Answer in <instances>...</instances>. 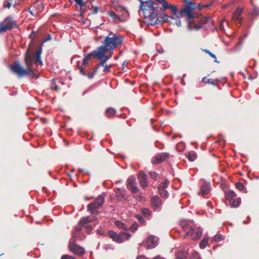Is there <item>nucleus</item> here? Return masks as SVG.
<instances>
[{
	"instance_id": "1",
	"label": "nucleus",
	"mask_w": 259,
	"mask_h": 259,
	"mask_svg": "<svg viewBox=\"0 0 259 259\" xmlns=\"http://www.w3.org/2000/svg\"><path fill=\"white\" fill-rule=\"evenodd\" d=\"M41 53V49L37 50L34 55L27 50L25 55V62L26 68H24L18 61L14 62L12 65L9 66V68L18 78H22L24 76L27 75H30L32 77H34L35 75L33 71V66L34 64H42L40 59Z\"/></svg>"
},
{
	"instance_id": "2",
	"label": "nucleus",
	"mask_w": 259,
	"mask_h": 259,
	"mask_svg": "<svg viewBox=\"0 0 259 259\" xmlns=\"http://www.w3.org/2000/svg\"><path fill=\"white\" fill-rule=\"evenodd\" d=\"M100 38H103V41L102 45L96 50L98 53V56L101 58L104 57V54H106L107 52L113 53V50L119 45H121L123 40V37L122 36L113 34L112 32H110L109 36H100Z\"/></svg>"
},
{
	"instance_id": "3",
	"label": "nucleus",
	"mask_w": 259,
	"mask_h": 259,
	"mask_svg": "<svg viewBox=\"0 0 259 259\" xmlns=\"http://www.w3.org/2000/svg\"><path fill=\"white\" fill-rule=\"evenodd\" d=\"M108 236L114 242L118 243L123 242L124 240H128L131 237L130 233L124 232H120L119 234L113 231H109L108 232Z\"/></svg>"
},
{
	"instance_id": "4",
	"label": "nucleus",
	"mask_w": 259,
	"mask_h": 259,
	"mask_svg": "<svg viewBox=\"0 0 259 259\" xmlns=\"http://www.w3.org/2000/svg\"><path fill=\"white\" fill-rule=\"evenodd\" d=\"M105 201V199L101 196H99L95 199L94 202L90 203L87 205V209L90 213L94 215L99 213V211L96 209L102 206Z\"/></svg>"
},
{
	"instance_id": "5",
	"label": "nucleus",
	"mask_w": 259,
	"mask_h": 259,
	"mask_svg": "<svg viewBox=\"0 0 259 259\" xmlns=\"http://www.w3.org/2000/svg\"><path fill=\"white\" fill-rule=\"evenodd\" d=\"M17 25L13 17L9 16L0 23V33L17 27Z\"/></svg>"
},
{
	"instance_id": "6",
	"label": "nucleus",
	"mask_w": 259,
	"mask_h": 259,
	"mask_svg": "<svg viewBox=\"0 0 259 259\" xmlns=\"http://www.w3.org/2000/svg\"><path fill=\"white\" fill-rule=\"evenodd\" d=\"M98 53L96 50L90 52L88 54H87L83 59L82 63L81 65H79V62H77V66L78 69H79V72L83 75H85V73L84 71V67L83 66H85L88 64V61L91 59L92 57L96 58L98 59H101L102 58L98 56Z\"/></svg>"
},
{
	"instance_id": "7",
	"label": "nucleus",
	"mask_w": 259,
	"mask_h": 259,
	"mask_svg": "<svg viewBox=\"0 0 259 259\" xmlns=\"http://www.w3.org/2000/svg\"><path fill=\"white\" fill-rule=\"evenodd\" d=\"M157 8L153 10V11L147 14V16H144L145 18L147 20L148 23L151 25H154L157 24L161 23L160 20L159 19L158 11Z\"/></svg>"
},
{
	"instance_id": "8",
	"label": "nucleus",
	"mask_w": 259,
	"mask_h": 259,
	"mask_svg": "<svg viewBox=\"0 0 259 259\" xmlns=\"http://www.w3.org/2000/svg\"><path fill=\"white\" fill-rule=\"evenodd\" d=\"M70 251L79 256H82L85 253L84 248L75 243V239H71L68 245Z\"/></svg>"
},
{
	"instance_id": "9",
	"label": "nucleus",
	"mask_w": 259,
	"mask_h": 259,
	"mask_svg": "<svg viewBox=\"0 0 259 259\" xmlns=\"http://www.w3.org/2000/svg\"><path fill=\"white\" fill-rule=\"evenodd\" d=\"M187 236H190L193 240H197L202 235V230L198 227H190L185 232Z\"/></svg>"
},
{
	"instance_id": "10",
	"label": "nucleus",
	"mask_w": 259,
	"mask_h": 259,
	"mask_svg": "<svg viewBox=\"0 0 259 259\" xmlns=\"http://www.w3.org/2000/svg\"><path fill=\"white\" fill-rule=\"evenodd\" d=\"M154 5V2L151 1H141L140 8L142 10L144 16H147V14L153 10L157 8Z\"/></svg>"
},
{
	"instance_id": "11",
	"label": "nucleus",
	"mask_w": 259,
	"mask_h": 259,
	"mask_svg": "<svg viewBox=\"0 0 259 259\" xmlns=\"http://www.w3.org/2000/svg\"><path fill=\"white\" fill-rule=\"evenodd\" d=\"M126 188L133 193H137L139 191V189L137 187V183L136 178L134 176L130 177L126 182Z\"/></svg>"
},
{
	"instance_id": "12",
	"label": "nucleus",
	"mask_w": 259,
	"mask_h": 259,
	"mask_svg": "<svg viewBox=\"0 0 259 259\" xmlns=\"http://www.w3.org/2000/svg\"><path fill=\"white\" fill-rule=\"evenodd\" d=\"M169 157L170 154L169 153H160L152 158L151 162L154 165L159 164L166 160Z\"/></svg>"
},
{
	"instance_id": "13",
	"label": "nucleus",
	"mask_w": 259,
	"mask_h": 259,
	"mask_svg": "<svg viewBox=\"0 0 259 259\" xmlns=\"http://www.w3.org/2000/svg\"><path fill=\"white\" fill-rule=\"evenodd\" d=\"M159 4L162 5V7L160 8L161 11H165L166 10L170 9L171 10L172 14L174 15H177V7L175 5H171L168 4L165 0H155Z\"/></svg>"
},
{
	"instance_id": "14",
	"label": "nucleus",
	"mask_w": 259,
	"mask_h": 259,
	"mask_svg": "<svg viewBox=\"0 0 259 259\" xmlns=\"http://www.w3.org/2000/svg\"><path fill=\"white\" fill-rule=\"evenodd\" d=\"M114 192L116 199L119 201L126 200L128 198L126 191L124 189L116 188L114 189Z\"/></svg>"
},
{
	"instance_id": "15",
	"label": "nucleus",
	"mask_w": 259,
	"mask_h": 259,
	"mask_svg": "<svg viewBox=\"0 0 259 259\" xmlns=\"http://www.w3.org/2000/svg\"><path fill=\"white\" fill-rule=\"evenodd\" d=\"M147 175L144 171H140L138 175V180L141 186L145 188L148 186V182H147Z\"/></svg>"
},
{
	"instance_id": "16",
	"label": "nucleus",
	"mask_w": 259,
	"mask_h": 259,
	"mask_svg": "<svg viewBox=\"0 0 259 259\" xmlns=\"http://www.w3.org/2000/svg\"><path fill=\"white\" fill-rule=\"evenodd\" d=\"M190 5L185 6L184 8H182L179 12V15L182 16L184 14L187 16V17L191 19L194 18L193 15L192 14V11L193 8Z\"/></svg>"
},
{
	"instance_id": "17",
	"label": "nucleus",
	"mask_w": 259,
	"mask_h": 259,
	"mask_svg": "<svg viewBox=\"0 0 259 259\" xmlns=\"http://www.w3.org/2000/svg\"><path fill=\"white\" fill-rule=\"evenodd\" d=\"M151 205L154 210H157L161 205V200L158 196H155L151 199Z\"/></svg>"
},
{
	"instance_id": "18",
	"label": "nucleus",
	"mask_w": 259,
	"mask_h": 259,
	"mask_svg": "<svg viewBox=\"0 0 259 259\" xmlns=\"http://www.w3.org/2000/svg\"><path fill=\"white\" fill-rule=\"evenodd\" d=\"M157 238L153 235H150L147 240V248H153L155 247L157 244Z\"/></svg>"
},
{
	"instance_id": "19",
	"label": "nucleus",
	"mask_w": 259,
	"mask_h": 259,
	"mask_svg": "<svg viewBox=\"0 0 259 259\" xmlns=\"http://www.w3.org/2000/svg\"><path fill=\"white\" fill-rule=\"evenodd\" d=\"M198 22L201 26H203L202 28L206 29L207 27L205 25H207L208 26H210L212 23V21L210 17H202L199 20Z\"/></svg>"
},
{
	"instance_id": "20",
	"label": "nucleus",
	"mask_w": 259,
	"mask_h": 259,
	"mask_svg": "<svg viewBox=\"0 0 259 259\" xmlns=\"http://www.w3.org/2000/svg\"><path fill=\"white\" fill-rule=\"evenodd\" d=\"M97 220V218L95 216H88L86 217L82 218L79 222V224H81V225H83L88 223H90Z\"/></svg>"
},
{
	"instance_id": "21",
	"label": "nucleus",
	"mask_w": 259,
	"mask_h": 259,
	"mask_svg": "<svg viewBox=\"0 0 259 259\" xmlns=\"http://www.w3.org/2000/svg\"><path fill=\"white\" fill-rule=\"evenodd\" d=\"M210 191V185L209 184H205L201 187L200 193L203 196L207 195Z\"/></svg>"
},
{
	"instance_id": "22",
	"label": "nucleus",
	"mask_w": 259,
	"mask_h": 259,
	"mask_svg": "<svg viewBox=\"0 0 259 259\" xmlns=\"http://www.w3.org/2000/svg\"><path fill=\"white\" fill-rule=\"evenodd\" d=\"M242 12V9L239 8H238L233 14V19L234 20L238 21L239 22H240L241 21L240 15H241Z\"/></svg>"
},
{
	"instance_id": "23",
	"label": "nucleus",
	"mask_w": 259,
	"mask_h": 259,
	"mask_svg": "<svg viewBox=\"0 0 259 259\" xmlns=\"http://www.w3.org/2000/svg\"><path fill=\"white\" fill-rule=\"evenodd\" d=\"M236 197V193L232 190H228L225 192V198L226 200L230 202Z\"/></svg>"
},
{
	"instance_id": "24",
	"label": "nucleus",
	"mask_w": 259,
	"mask_h": 259,
	"mask_svg": "<svg viewBox=\"0 0 259 259\" xmlns=\"http://www.w3.org/2000/svg\"><path fill=\"white\" fill-rule=\"evenodd\" d=\"M241 203L240 198H235L230 202H229V205L231 207H238Z\"/></svg>"
},
{
	"instance_id": "25",
	"label": "nucleus",
	"mask_w": 259,
	"mask_h": 259,
	"mask_svg": "<svg viewBox=\"0 0 259 259\" xmlns=\"http://www.w3.org/2000/svg\"><path fill=\"white\" fill-rule=\"evenodd\" d=\"M116 111L113 108L110 107L107 108L105 113V116L108 118H112L115 114Z\"/></svg>"
},
{
	"instance_id": "26",
	"label": "nucleus",
	"mask_w": 259,
	"mask_h": 259,
	"mask_svg": "<svg viewBox=\"0 0 259 259\" xmlns=\"http://www.w3.org/2000/svg\"><path fill=\"white\" fill-rule=\"evenodd\" d=\"M250 2L253 7V12L252 13V15L253 16H256L258 14V10L257 7V0H250Z\"/></svg>"
},
{
	"instance_id": "27",
	"label": "nucleus",
	"mask_w": 259,
	"mask_h": 259,
	"mask_svg": "<svg viewBox=\"0 0 259 259\" xmlns=\"http://www.w3.org/2000/svg\"><path fill=\"white\" fill-rule=\"evenodd\" d=\"M50 89L51 91L57 92L59 90V88L56 84V80L55 79L50 80Z\"/></svg>"
},
{
	"instance_id": "28",
	"label": "nucleus",
	"mask_w": 259,
	"mask_h": 259,
	"mask_svg": "<svg viewBox=\"0 0 259 259\" xmlns=\"http://www.w3.org/2000/svg\"><path fill=\"white\" fill-rule=\"evenodd\" d=\"M189 27L190 29H194L196 30H198L200 29L201 28H202L203 26H201L199 23L197 24V23H195L193 21H190L189 24Z\"/></svg>"
},
{
	"instance_id": "29",
	"label": "nucleus",
	"mask_w": 259,
	"mask_h": 259,
	"mask_svg": "<svg viewBox=\"0 0 259 259\" xmlns=\"http://www.w3.org/2000/svg\"><path fill=\"white\" fill-rule=\"evenodd\" d=\"M115 225L119 229H122L124 230H128L129 227H128L125 224L122 223L120 221H116L115 222Z\"/></svg>"
},
{
	"instance_id": "30",
	"label": "nucleus",
	"mask_w": 259,
	"mask_h": 259,
	"mask_svg": "<svg viewBox=\"0 0 259 259\" xmlns=\"http://www.w3.org/2000/svg\"><path fill=\"white\" fill-rule=\"evenodd\" d=\"M82 226L83 225H81V224H80L77 227H76L75 231L73 233V236L71 239H75V238L78 236V234L80 233L82 230Z\"/></svg>"
},
{
	"instance_id": "31",
	"label": "nucleus",
	"mask_w": 259,
	"mask_h": 259,
	"mask_svg": "<svg viewBox=\"0 0 259 259\" xmlns=\"http://www.w3.org/2000/svg\"><path fill=\"white\" fill-rule=\"evenodd\" d=\"M160 195L164 198H166L168 196V192L162 187H158Z\"/></svg>"
},
{
	"instance_id": "32",
	"label": "nucleus",
	"mask_w": 259,
	"mask_h": 259,
	"mask_svg": "<svg viewBox=\"0 0 259 259\" xmlns=\"http://www.w3.org/2000/svg\"><path fill=\"white\" fill-rule=\"evenodd\" d=\"M187 252L179 251L176 254V259H187Z\"/></svg>"
},
{
	"instance_id": "33",
	"label": "nucleus",
	"mask_w": 259,
	"mask_h": 259,
	"mask_svg": "<svg viewBox=\"0 0 259 259\" xmlns=\"http://www.w3.org/2000/svg\"><path fill=\"white\" fill-rule=\"evenodd\" d=\"M187 157H188V159L189 160V161H193L197 158V155L194 152H189L188 153Z\"/></svg>"
},
{
	"instance_id": "34",
	"label": "nucleus",
	"mask_w": 259,
	"mask_h": 259,
	"mask_svg": "<svg viewBox=\"0 0 259 259\" xmlns=\"http://www.w3.org/2000/svg\"><path fill=\"white\" fill-rule=\"evenodd\" d=\"M208 243V239L207 238H204L202 240L199 244V246L201 248L204 249L206 247V245Z\"/></svg>"
},
{
	"instance_id": "35",
	"label": "nucleus",
	"mask_w": 259,
	"mask_h": 259,
	"mask_svg": "<svg viewBox=\"0 0 259 259\" xmlns=\"http://www.w3.org/2000/svg\"><path fill=\"white\" fill-rule=\"evenodd\" d=\"M160 21L161 23L162 22H166L168 21V18L169 17L168 15L165 13H160Z\"/></svg>"
},
{
	"instance_id": "36",
	"label": "nucleus",
	"mask_w": 259,
	"mask_h": 259,
	"mask_svg": "<svg viewBox=\"0 0 259 259\" xmlns=\"http://www.w3.org/2000/svg\"><path fill=\"white\" fill-rule=\"evenodd\" d=\"M180 225L185 232L186 231L187 229L191 227V226L188 224L185 221H181L180 223Z\"/></svg>"
},
{
	"instance_id": "37",
	"label": "nucleus",
	"mask_w": 259,
	"mask_h": 259,
	"mask_svg": "<svg viewBox=\"0 0 259 259\" xmlns=\"http://www.w3.org/2000/svg\"><path fill=\"white\" fill-rule=\"evenodd\" d=\"M235 187L236 188L239 190V191H243L245 189V187L244 185V184L240 182H238L235 183Z\"/></svg>"
},
{
	"instance_id": "38",
	"label": "nucleus",
	"mask_w": 259,
	"mask_h": 259,
	"mask_svg": "<svg viewBox=\"0 0 259 259\" xmlns=\"http://www.w3.org/2000/svg\"><path fill=\"white\" fill-rule=\"evenodd\" d=\"M203 51L209 55L211 57L214 59V62L219 63V61H217V57L215 55H214L213 53H212L211 52H210L207 49H204L203 50Z\"/></svg>"
},
{
	"instance_id": "39",
	"label": "nucleus",
	"mask_w": 259,
	"mask_h": 259,
	"mask_svg": "<svg viewBox=\"0 0 259 259\" xmlns=\"http://www.w3.org/2000/svg\"><path fill=\"white\" fill-rule=\"evenodd\" d=\"M203 51L209 55L211 57L214 59V62L219 63V61H217V57L215 55H214L213 53H212L211 52H210L207 49H204L203 50Z\"/></svg>"
},
{
	"instance_id": "40",
	"label": "nucleus",
	"mask_w": 259,
	"mask_h": 259,
	"mask_svg": "<svg viewBox=\"0 0 259 259\" xmlns=\"http://www.w3.org/2000/svg\"><path fill=\"white\" fill-rule=\"evenodd\" d=\"M218 82V80L209 78L207 79L206 82H207V83L211 84L214 86H218L219 84Z\"/></svg>"
},
{
	"instance_id": "41",
	"label": "nucleus",
	"mask_w": 259,
	"mask_h": 259,
	"mask_svg": "<svg viewBox=\"0 0 259 259\" xmlns=\"http://www.w3.org/2000/svg\"><path fill=\"white\" fill-rule=\"evenodd\" d=\"M100 62L97 64L96 66V67L97 68V69H99L100 67L101 66H105V65H107V64H106V61H105L104 59H100Z\"/></svg>"
},
{
	"instance_id": "42",
	"label": "nucleus",
	"mask_w": 259,
	"mask_h": 259,
	"mask_svg": "<svg viewBox=\"0 0 259 259\" xmlns=\"http://www.w3.org/2000/svg\"><path fill=\"white\" fill-rule=\"evenodd\" d=\"M97 70L98 69H97V68L95 67V68L93 69V72L89 73L87 74L88 77L89 78H92L94 77V75L97 73Z\"/></svg>"
},
{
	"instance_id": "43",
	"label": "nucleus",
	"mask_w": 259,
	"mask_h": 259,
	"mask_svg": "<svg viewBox=\"0 0 259 259\" xmlns=\"http://www.w3.org/2000/svg\"><path fill=\"white\" fill-rule=\"evenodd\" d=\"M223 239V236L221 234H217L213 238V240L215 241H220Z\"/></svg>"
},
{
	"instance_id": "44",
	"label": "nucleus",
	"mask_w": 259,
	"mask_h": 259,
	"mask_svg": "<svg viewBox=\"0 0 259 259\" xmlns=\"http://www.w3.org/2000/svg\"><path fill=\"white\" fill-rule=\"evenodd\" d=\"M104 67L103 71L105 73H108L110 72V68L113 67L112 65H107L103 66Z\"/></svg>"
},
{
	"instance_id": "45",
	"label": "nucleus",
	"mask_w": 259,
	"mask_h": 259,
	"mask_svg": "<svg viewBox=\"0 0 259 259\" xmlns=\"http://www.w3.org/2000/svg\"><path fill=\"white\" fill-rule=\"evenodd\" d=\"M138 228V225L137 223L135 222L131 227L129 228V230H131L133 232L135 231Z\"/></svg>"
},
{
	"instance_id": "46",
	"label": "nucleus",
	"mask_w": 259,
	"mask_h": 259,
	"mask_svg": "<svg viewBox=\"0 0 259 259\" xmlns=\"http://www.w3.org/2000/svg\"><path fill=\"white\" fill-rule=\"evenodd\" d=\"M169 184V181L166 180L164 182L162 183L158 187H162L163 189L167 188Z\"/></svg>"
},
{
	"instance_id": "47",
	"label": "nucleus",
	"mask_w": 259,
	"mask_h": 259,
	"mask_svg": "<svg viewBox=\"0 0 259 259\" xmlns=\"http://www.w3.org/2000/svg\"><path fill=\"white\" fill-rule=\"evenodd\" d=\"M108 52L109 53L108 55H105V54H104V57H103L101 59H104L106 61L110 59L111 58L113 53H111V52Z\"/></svg>"
},
{
	"instance_id": "48",
	"label": "nucleus",
	"mask_w": 259,
	"mask_h": 259,
	"mask_svg": "<svg viewBox=\"0 0 259 259\" xmlns=\"http://www.w3.org/2000/svg\"><path fill=\"white\" fill-rule=\"evenodd\" d=\"M149 175L151 179L156 180L158 174L155 171H150Z\"/></svg>"
},
{
	"instance_id": "49",
	"label": "nucleus",
	"mask_w": 259,
	"mask_h": 259,
	"mask_svg": "<svg viewBox=\"0 0 259 259\" xmlns=\"http://www.w3.org/2000/svg\"><path fill=\"white\" fill-rule=\"evenodd\" d=\"M61 259H76L75 257L68 254H64L62 255Z\"/></svg>"
},
{
	"instance_id": "50",
	"label": "nucleus",
	"mask_w": 259,
	"mask_h": 259,
	"mask_svg": "<svg viewBox=\"0 0 259 259\" xmlns=\"http://www.w3.org/2000/svg\"><path fill=\"white\" fill-rule=\"evenodd\" d=\"M190 259H200V256L197 252H194L192 253Z\"/></svg>"
},
{
	"instance_id": "51",
	"label": "nucleus",
	"mask_w": 259,
	"mask_h": 259,
	"mask_svg": "<svg viewBox=\"0 0 259 259\" xmlns=\"http://www.w3.org/2000/svg\"><path fill=\"white\" fill-rule=\"evenodd\" d=\"M75 2L80 6L82 7L85 6V4L83 2V0H74Z\"/></svg>"
},
{
	"instance_id": "52",
	"label": "nucleus",
	"mask_w": 259,
	"mask_h": 259,
	"mask_svg": "<svg viewBox=\"0 0 259 259\" xmlns=\"http://www.w3.org/2000/svg\"><path fill=\"white\" fill-rule=\"evenodd\" d=\"M142 213L145 215L149 216L150 215V211L148 209L144 208L142 210Z\"/></svg>"
},
{
	"instance_id": "53",
	"label": "nucleus",
	"mask_w": 259,
	"mask_h": 259,
	"mask_svg": "<svg viewBox=\"0 0 259 259\" xmlns=\"http://www.w3.org/2000/svg\"><path fill=\"white\" fill-rule=\"evenodd\" d=\"M85 228L86 229V230L88 233H90L93 229L92 227L90 225H86L85 226Z\"/></svg>"
},
{
	"instance_id": "54",
	"label": "nucleus",
	"mask_w": 259,
	"mask_h": 259,
	"mask_svg": "<svg viewBox=\"0 0 259 259\" xmlns=\"http://www.w3.org/2000/svg\"><path fill=\"white\" fill-rule=\"evenodd\" d=\"M99 8L98 7H94L93 8V11L92 12V14H96L98 12Z\"/></svg>"
},
{
	"instance_id": "55",
	"label": "nucleus",
	"mask_w": 259,
	"mask_h": 259,
	"mask_svg": "<svg viewBox=\"0 0 259 259\" xmlns=\"http://www.w3.org/2000/svg\"><path fill=\"white\" fill-rule=\"evenodd\" d=\"M11 6V3L9 1H7L6 2V3L4 4V7L8 8L9 9L10 8Z\"/></svg>"
},
{
	"instance_id": "56",
	"label": "nucleus",
	"mask_w": 259,
	"mask_h": 259,
	"mask_svg": "<svg viewBox=\"0 0 259 259\" xmlns=\"http://www.w3.org/2000/svg\"><path fill=\"white\" fill-rule=\"evenodd\" d=\"M152 259H165V258L159 255L155 256Z\"/></svg>"
},
{
	"instance_id": "57",
	"label": "nucleus",
	"mask_w": 259,
	"mask_h": 259,
	"mask_svg": "<svg viewBox=\"0 0 259 259\" xmlns=\"http://www.w3.org/2000/svg\"><path fill=\"white\" fill-rule=\"evenodd\" d=\"M212 3V2H211L210 4L204 5L203 6H202V8H208Z\"/></svg>"
},
{
	"instance_id": "58",
	"label": "nucleus",
	"mask_w": 259,
	"mask_h": 259,
	"mask_svg": "<svg viewBox=\"0 0 259 259\" xmlns=\"http://www.w3.org/2000/svg\"><path fill=\"white\" fill-rule=\"evenodd\" d=\"M136 259H146V258L143 255H140L138 256Z\"/></svg>"
},
{
	"instance_id": "59",
	"label": "nucleus",
	"mask_w": 259,
	"mask_h": 259,
	"mask_svg": "<svg viewBox=\"0 0 259 259\" xmlns=\"http://www.w3.org/2000/svg\"><path fill=\"white\" fill-rule=\"evenodd\" d=\"M206 78V77H204L202 78V82L205 84L207 83V82H206V81H205Z\"/></svg>"
},
{
	"instance_id": "60",
	"label": "nucleus",
	"mask_w": 259,
	"mask_h": 259,
	"mask_svg": "<svg viewBox=\"0 0 259 259\" xmlns=\"http://www.w3.org/2000/svg\"><path fill=\"white\" fill-rule=\"evenodd\" d=\"M186 3L189 5H191V3L189 0H184Z\"/></svg>"
},
{
	"instance_id": "61",
	"label": "nucleus",
	"mask_w": 259,
	"mask_h": 259,
	"mask_svg": "<svg viewBox=\"0 0 259 259\" xmlns=\"http://www.w3.org/2000/svg\"><path fill=\"white\" fill-rule=\"evenodd\" d=\"M177 24L178 26H181V22H177Z\"/></svg>"
},
{
	"instance_id": "62",
	"label": "nucleus",
	"mask_w": 259,
	"mask_h": 259,
	"mask_svg": "<svg viewBox=\"0 0 259 259\" xmlns=\"http://www.w3.org/2000/svg\"><path fill=\"white\" fill-rule=\"evenodd\" d=\"M91 198H88L87 197H85V199L87 200H89L91 199Z\"/></svg>"
},
{
	"instance_id": "63",
	"label": "nucleus",
	"mask_w": 259,
	"mask_h": 259,
	"mask_svg": "<svg viewBox=\"0 0 259 259\" xmlns=\"http://www.w3.org/2000/svg\"><path fill=\"white\" fill-rule=\"evenodd\" d=\"M253 177H254V178L256 180H258V176H253Z\"/></svg>"
},
{
	"instance_id": "64",
	"label": "nucleus",
	"mask_w": 259,
	"mask_h": 259,
	"mask_svg": "<svg viewBox=\"0 0 259 259\" xmlns=\"http://www.w3.org/2000/svg\"><path fill=\"white\" fill-rule=\"evenodd\" d=\"M29 12L31 13V14H32V12L30 10L29 11Z\"/></svg>"
}]
</instances>
